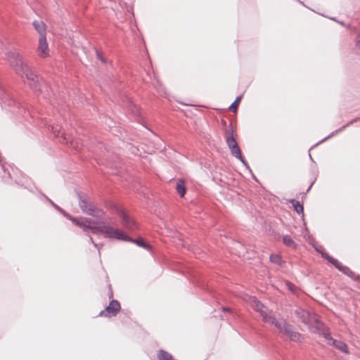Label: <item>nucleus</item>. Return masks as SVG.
Wrapping results in <instances>:
<instances>
[{
  "instance_id": "nucleus-1",
  "label": "nucleus",
  "mask_w": 360,
  "mask_h": 360,
  "mask_svg": "<svg viewBox=\"0 0 360 360\" xmlns=\"http://www.w3.org/2000/svg\"><path fill=\"white\" fill-rule=\"evenodd\" d=\"M6 59L10 63L18 75L23 79H26V82L31 89L34 91H40L43 94L44 98H49V87L44 83H41L39 77L22 61L18 52L13 51L6 53Z\"/></svg>"
},
{
  "instance_id": "nucleus-2",
  "label": "nucleus",
  "mask_w": 360,
  "mask_h": 360,
  "mask_svg": "<svg viewBox=\"0 0 360 360\" xmlns=\"http://www.w3.org/2000/svg\"><path fill=\"white\" fill-rule=\"evenodd\" d=\"M68 219L75 225L82 228L84 231H91L94 234H103L105 238H108V234L110 235L114 231L112 226L108 219H105V221H95L89 218H83L81 221H79L71 216L70 218Z\"/></svg>"
},
{
  "instance_id": "nucleus-3",
  "label": "nucleus",
  "mask_w": 360,
  "mask_h": 360,
  "mask_svg": "<svg viewBox=\"0 0 360 360\" xmlns=\"http://www.w3.org/2000/svg\"><path fill=\"white\" fill-rule=\"evenodd\" d=\"M68 219L75 225L82 228L84 231H91L94 234H103L105 238H108V234L110 235L114 231L112 226L108 219H105V221H95L89 218H83L81 221H79L71 216L70 218Z\"/></svg>"
},
{
  "instance_id": "nucleus-4",
  "label": "nucleus",
  "mask_w": 360,
  "mask_h": 360,
  "mask_svg": "<svg viewBox=\"0 0 360 360\" xmlns=\"http://www.w3.org/2000/svg\"><path fill=\"white\" fill-rule=\"evenodd\" d=\"M77 195L79 200V206L83 213L98 219H108L109 221L110 218H105V213L104 211L91 204L89 200V198L86 194L82 192H77Z\"/></svg>"
},
{
  "instance_id": "nucleus-5",
  "label": "nucleus",
  "mask_w": 360,
  "mask_h": 360,
  "mask_svg": "<svg viewBox=\"0 0 360 360\" xmlns=\"http://www.w3.org/2000/svg\"><path fill=\"white\" fill-rule=\"evenodd\" d=\"M112 230L114 231H112L113 233L110 235L108 234V238H111V239L120 240L127 241V242H131V243L136 244L138 246L146 248V249L149 248V246L147 244H146L143 242V239L141 238H137V239H132L129 236L126 235L122 231H121L118 229H115L112 227Z\"/></svg>"
},
{
  "instance_id": "nucleus-6",
  "label": "nucleus",
  "mask_w": 360,
  "mask_h": 360,
  "mask_svg": "<svg viewBox=\"0 0 360 360\" xmlns=\"http://www.w3.org/2000/svg\"><path fill=\"white\" fill-rule=\"evenodd\" d=\"M115 213L121 218L122 224L124 229L129 231H134L138 229L137 222L122 207H115Z\"/></svg>"
},
{
  "instance_id": "nucleus-7",
  "label": "nucleus",
  "mask_w": 360,
  "mask_h": 360,
  "mask_svg": "<svg viewBox=\"0 0 360 360\" xmlns=\"http://www.w3.org/2000/svg\"><path fill=\"white\" fill-rule=\"evenodd\" d=\"M0 101L2 108H6L8 106L11 108L10 110L13 113L20 112L17 110L20 104L1 87H0Z\"/></svg>"
},
{
  "instance_id": "nucleus-8",
  "label": "nucleus",
  "mask_w": 360,
  "mask_h": 360,
  "mask_svg": "<svg viewBox=\"0 0 360 360\" xmlns=\"http://www.w3.org/2000/svg\"><path fill=\"white\" fill-rule=\"evenodd\" d=\"M321 335L327 340L328 344L334 346L340 351L348 354V347L347 345L342 342V340H338L335 339H333L330 335V333L326 330L321 331Z\"/></svg>"
},
{
  "instance_id": "nucleus-9",
  "label": "nucleus",
  "mask_w": 360,
  "mask_h": 360,
  "mask_svg": "<svg viewBox=\"0 0 360 360\" xmlns=\"http://www.w3.org/2000/svg\"><path fill=\"white\" fill-rule=\"evenodd\" d=\"M297 317L305 324H310L311 322H317V324L321 325L317 321V316L314 313H310L302 308H299L295 311Z\"/></svg>"
},
{
  "instance_id": "nucleus-10",
  "label": "nucleus",
  "mask_w": 360,
  "mask_h": 360,
  "mask_svg": "<svg viewBox=\"0 0 360 360\" xmlns=\"http://www.w3.org/2000/svg\"><path fill=\"white\" fill-rule=\"evenodd\" d=\"M121 309L120 304L117 300H112L108 306L99 313L100 316L112 317L115 316Z\"/></svg>"
},
{
  "instance_id": "nucleus-11",
  "label": "nucleus",
  "mask_w": 360,
  "mask_h": 360,
  "mask_svg": "<svg viewBox=\"0 0 360 360\" xmlns=\"http://www.w3.org/2000/svg\"><path fill=\"white\" fill-rule=\"evenodd\" d=\"M37 52L38 56L41 58H46L49 56L50 50L46 40V37L39 38Z\"/></svg>"
},
{
  "instance_id": "nucleus-12",
  "label": "nucleus",
  "mask_w": 360,
  "mask_h": 360,
  "mask_svg": "<svg viewBox=\"0 0 360 360\" xmlns=\"http://www.w3.org/2000/svg\"><path fill=\"white\" fill-rule=\"evenodd\" d=\"M251 304L253 309L260 314L264 321L269 320L268 309L259 300L254 298Z\"/></svg>"
},
{
  "instance_id": "nucleus-13",
  "label": "nucleus",
  "mask_w": 360,
  "mask_h": 360,
  "mask_svg": "<svg viewBox=\"0 0 360 360\" xmlns=\"http://www.w3.org/2000/svg\"><path fill=\"white\" fill-rule=\"evenodd\" d=\"M335 267L354 281H360V275L356 274L349 267L343 266L338 260H334Z\"/></svg>"
},
{
  "instance_id": "nucleus-14",
  "label": "nucleus",
  "mask_w": 360,
  "mask_h": 360,
  "mask_svg": "<svg viewBox=\"0 0 360 360\" xmlns=\"http://www.w3.org/2000/svg\"><path fill=\"white\" fill-rule=\"evenodd\" d=\"M335 267L354 281H360V275L356 274L349 267L343 266L338 260H334Z\"/></svg>"
},
{
  "instance_id": "nucleus-15",
  "label": "nucleus",
  "mask_w": 360,
  "mask_h": 360,
  "mask_svg": "<svg viewBox=\"0 0 360 360\" xmlns=\"http://www.w3.org/2000/svg\"><path fill=\"white\" fill-rule=\"evenodd\" d=\"M335 267L354 281H360V275L356 274L349 267L343 266L338 260H334Z\"/></svg>"
},
{
  "instance_id": "nucleus-16",
  "label": "nucleus",
  "mask_w": 360,
  "mask_h": 360,
  "mask_svg": "<svg viewBox=\"0 0 360 360\" xmlns=\"http://www.w3.org/2000/svg\"><path fill=\"white\" fill-rule=\"evenodd\" d=\"M282 334L286 335L293 341L299 342L301 340V335L298 332L295 331L293 327L290 324H287V326L284 327V330Z\"/></svg>"
},
{
  "instance_id": "nucleus-17",
  "label": "nucleus",
  "mask_w": 360,
  "mask_h": 360,
  "mask_svg": "<svg viewBox=\"0 0 360 360\" xmlns=\"http://www.w3.org/2000/svg\"><path fill=\"white\" fill-rule=\"evenodd\" d=\"M51 130L56 136H61L63 139V143H72V137L65 134L61 127H59L58 125L52 126Z\"/></svg>"
},
{
  "instance_id": "nucleus-18",
  "label": "nucleus",
  "mask_w": 360,
  "mask_h": 360,
  "mask_svg": "<svg viewBox=\"0 0 360 360\" xmlns=\"http://www.w3.org/2000/svg\"><path fill=\"white\" fill-rule=\"evenodd\" d=\"M226 141L229 148H233L235 146L238 145L235 138V130L233 129L231 124H230L229 128L227 130Z\"/></svg>"
},
{
  "instance_id": "nucleus-19",
  "label": "nucleus",
  "mask_w": 360,
  "mask_h": 360,
  "mask_svg": "<svg viewBox=\"0 0 360 360\" xmlns=\"http://www.w3.org/2000/svg\"><path fill=\"white\" fill-rule=\"evenodd\" d=\"M269 320L264 321L266 323H270L275 326L278 330L279 333H282L284 330V327L287 326V323L283 320H276L274 317L269 316Z\"/></svg>"
},
{
  "instance_id": "nucleus-20",
  "label": "nucleus",
  "mask_w": 360,
  "mask_h": 360,
  "mask_svg": "<svg viewBox=\"0 0 360 360\" xmlns=\"http://www.w3.org/2000/svg\"><path fill=\"white\" fill-rule=\"evenodd\" d=\"M32 25L36 31L39 34V37H46V25L41 20H34Z\"/></svg>"
},
{
  "instance_id": "nucleus-21",
  "label": "nucleus",
  "mask_w": 360,
  "mask_h": 360,
  "mask_svg": "<svg viewBox=\"0 0 360 360\" xmlns=\"http://www.w3.org/2000/svg\"><path fill=\"white\" fill-rule=\"evenodd\" d=\"M359 117L357 118H355L354 120H352V121L347 122L345 125L342 126V127H340V129L334 131H332L328 136L325 137L323 139H322L321 141V142H323L325 141L326 140L334 136L335 135L338 134V133L342 131L345 129H346L347 127L350 126L351 124H352L353 123L357 122L359 120Z\"/></svg>"
},
{
  "instance_id": "nucleus-22",
  "label": "nucleus",
  "mask_w": 360,
  "mask_h": 360,
  "mask_svg": "<svg viewBox=\"0 0 360 360\" xmlns=\"http://www.w3.org/2000/svg\"><path fill=\"white\" fill-rule=\"evenodd\" d=\"M283 242L288 248H290L292 249H296L297 247V244L295 242V240L289 235L283 236Z\"/></svg>"
},
{
  "instance_id": "nucleus-23",
  "label": "nucleus",
  "mask_w": 360,
  "mask_h": 360,
  "mask_svg": "<svg viewBox=\"0 0 360 360\" xmlns=\"http://www.w3.org/2000/svg\"><path fill=\"white\" fill-rule=\"evenodd\" d=\"M289 202L292 204V205L294 207V210L297 212L298 214H302L304 212V207L303 205L297 200L295 199H291L289 200Z\"/></svg>"
},
{
  "instance_id": "nucleus-24",
  "label": "nucleus",
  "mask_w": 360,
  "mask_h": 360,
  "mask_svg": "<svg viewBox=\"0 0 360 360\" xmlns=\"http://www.w3.org/2000/svg\"><path fill=\"white\" fill-rule=\"evenodd\" d=\"M158 359L159 360H173L172 356L167 352L160 349L158 353Z\"/></svg>"
},
{
  "instance_id": "nucleus-25",
  "label": "nucleus",
  "mask_w": 360,
  "mask_h": 360,
  "mask_svg": "<svg viewBox=\"0 0 360 360\" xmlns=\"http://www.w3.org/2000/svg\"><path fill=\"white\" fill-rule=\"evenodd\" d=\"M176 192L181 197H183L186 193V187L184 182L182 180H179L176 186Z\"/></svg>"
},
{
  "instance_id": "nucleus-26",
  "label": "nucleus",
  "mask_w": 360,
  "mask_h": 360,
  "mask_svg": "<svg viewBox=\"0 0 360 360\" xmlns=\"http://www.w3.org/2000/svg\"><path fill=\"white\" fill-rule=\"evenodd\" d=\"M47 199L49 201V202L52 205V206L58 212H60L64 217H65L66 218H70V215L68 213H67L64 210H63L61 207H60L58 205L54 203L51 199Z\"/></svg>"
},
{
  "instance_id": "nucleus-27",
  "label": "nucleus",
  "mask_w": 360,
  "mask_h": 360,
  "mask_svg": "<svg viewBox=\"0 0 360 360\" xmlns=\"http://www.w3.org/2000/svg\"><path fill=\"white\" fill-rule=\"evenodd\" d=\"M230 149V151H231V153L235 156L236 158H240V155H242L241 154V151H240V149L238 146V145H236L233 148H229Z\"/></svg>"
},
{
  "instance_id": "nucleus-28",
  "label": "nucleus",
  "mask_w": 360,
  "mask_h": 360,
  "mask_svg": "<svg viewBox=\"0 0 360 360\" xmlns=\"http://www.w3.org/2000/svg\"><path fill=\"white\" fill-rule=\"evenodd\" d=\"M242 98V96H238L236 100L234 101V102H233L231 105L229 106V109L230 110H231L232 112H236V110H237V108H238V103H240V100Z\"/></svg>"
},
{
  "instance_id": "nucleus-29",
  "label": "nucleus",
  "mask_w": 360,
  "mask_h": 360,
  "mask_svg": "<svg viewBox=\"0 0 360 360\" xmlns=\"http://www.w3.org/2000/svg\"><path fill=\"white\" fill-rule=\"evenodd\" d=\"M270 261L274 264H281V257L278 255H270Z\"/></svg>"
},
{
  "instance_id": "nucleus-30",
  "label": "nucleus",
  "mask_w": 360,
  "mask_h": 360,
  "mask_svg": "<svg viewBox=\"0 0 360 360\" xmlns=\"http://www.w3.org/2000/svg\"><path fill=\"white\" fill-rule=\"evenodd\" d=\"M321 255H322L323 257H324L326 259H327L329 262H330L331 264H333L335 266L336 263L334 262V260H336L335 259H334L333 257H330V255H328L326 252H321Z\"/></svg>"
},
{
  "instance_id": "nucleus-31",
  "label": "nucleus",
  "mask_w": 360,
  "mask_h": 360,
  "mask_svg": "<svg viewBox=\"0 0 360 360\" xmlns=\"http://www.w3.org/2000/svg\"><path fill=\"white\" fill-rule=\"evenodd\" d=\"M237 159H238L243 163V165H244L245 166L248 167V164L247 161L243 158L242 155H240V158H237Z\"/></svg>"
},
{
  "instance_id": "nucleus-32",
  "label": "nucleus",
  "mask_w": 360,
  "mask_h": 360,
  "mask_svg": "<svg viewBox=\"0 0 360 360\" xmlns=\"http://www.w3.org/2000/svg\"><path fill=\"white\" fill-rule=\"evenodd\" d=\"M96 56H97V58H98L99 60H101L102 62H104L105 60H104V58H103V56H102L101 53V52H99L98 51H96Z\"/></svg>"
},
{
  "instance_id": "nucleus-33",
  "label": "nucleus",
  "mask_w": 360,
  "mask_h": 360,
  "mask_svg": "<svg viewBox=\"0 0 360 360\" xmlns=\"http://www.w3.org/2000/svg\"><path fill=\"white\" fill-rule=\"evenodd\" d=\"M356 45L358 49L360 51V34L356 37Z\"/></svg>"
},
{
  "instance_id": "nucleus-34",
  "label": "nucleus",
  "mask_w": 360,
  "mask_h": 360,
  "mask_svg": "<svg viewBox=\"0 0 360 360\" xmlns=\"http://www.w3.org/2000/svg\"><path fill=\"white\" fill-rule=\"evenodd\" d=\"M89 241H91L93 243V245H94V247L96 248L99 250L98 244L96 243L94 241L92 237H91V236H89Z\"/></svg>"
},
{
  "instance_id": "nucleus-35",
  "label": "nucleus",
  "mask_w": 360,
  "mask_h": 360,
  "mask_svg": "<svg viewBox=\"0 0 360 360\" xmlns=\"http://www.w3.org/2000/svg\"><path fill=\"white\" fill-rule=\"evenodd\" d=\"M129 108H134L136 110H138V108H137V106H136V105H133V104L131 103V101H129Z\"/></svg>"
},
{
  "instance_id": "nucleus-36",
  "label": "nucleus",
  "mask_w": 360,
  "mask_h": 360,
  "mask_svg": "<svg viewBox=\"0 0 360 360\" xmlns=\"http://www.w3.org/2000/svg\"><path fill=\"white\" fill-rule=\"evenodd\" d=\"M312 185H313V183H311L310 184V186H309V188H307V192L311 189V188L312 187Z\"/></svg>"
},
{
  "instance_id": "nucleus-37",
  "label": "nucleus",
  "mask_w": 360,
  "mask_h": 360,
  "mask_svg": "<svg viewBox=\"0 0 360 360\" xmlns=\"http://www.w3.org/2000/svg\"><path fill=\"white\" fill-rule=\"evenodd\" d=\"M222 309H223V311H229V309H228V308H225V307H224V308H223Z\"/></svg>"
},
{
  "instance_id": "nucleus-38",
  "label": "nucleus",
  "mask_w": 360,
  "mask_h": 360,
  "mask_svg": "<svg viewBox=\"0 0 360 360\" xmlns=\"http://www.w3.org/2000/svg\"><path fill=\"white\" fill-rule=\"evenodd\" d=\"M338 23L341 24V25H344L343 22H341V21H337Z\"/></svg>"
},
{
  "instance_id": "nucleus-39",
  "label": "nucleus",
  "mask_w": 360,
  "mask_h": 360,
  "mask_svg": "<svg viewBox=\"0 0 360 360\" xmlns=\"http://www.w3.org/2000/svg\"><path fill=\"white\" fill-rule=\"evenodd\" d=\"M291 285H292L291 284L289 285V289L292 290V288H291Z\"/></svg>"
},
{
  "instance_id": "nucleus-40",
  "label": "nucleus",
  "mask_w": 360,
  "mask_h": 360,
  "mask_svg": "<svg viewBox=\"0 0 360 360\" xmlns=\"http://www.w3.org/2000/svg\"><path fill=\"white\" fill-rule=\"evenodd\" d=\"M165 94V93L162 94V93L160 92V95L164 96Z\"/></svg>"
},
{
  "instance_id": "nucleus-41",
  "label": "nucleus",
  "mask_w": 360,
  "mask_h": 360,
  "mask_svg": "<svg viewBox=\"0 0 360 360\" xmlns=\"http://www.w3.org/2000/svg\"><path fill=\"white\" fill-rule=\"evenodd\" d=\"M309 158H310V159L312 160V158H311V154H309Z\"/></svg>"
},
{
  "instance_id": "nucleus-42",
  "label": "nucleus",
  "mask_w": 360,
  "mask_h": 360,
  "mask_svg": "<svg viewBox=\"0 0 360 360\" xmlns=\"http://www.w3.org/2000/svg\"><path fill=\"white\" fill-rule=\"evenodd\" d=\"M173 360H174V359H173Z\"/></svg>"
}]
</instances>
